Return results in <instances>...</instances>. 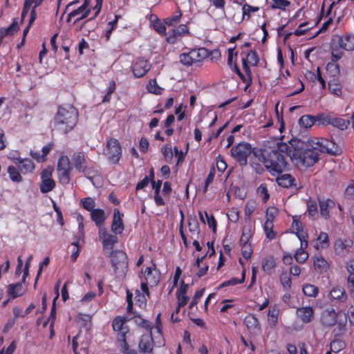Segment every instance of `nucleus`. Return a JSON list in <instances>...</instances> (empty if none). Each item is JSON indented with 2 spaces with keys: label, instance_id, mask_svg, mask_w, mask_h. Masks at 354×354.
Listing matches in <instances>:
<instances>
[{
  "label": "nucleus",
  "instance_id": "nucleus-19",
  "mask_svg": "<svg viewBox=\"0 0 354 354\" xmlns=\"http://www.w3.org/2000/svg\"><path fill=\"white\" fill-rule=\"evenodd\" d=\"M123 214H121L118 209L113 211V221L111 223V231L115 234L122 233L124 226L122 221Z\"/></svg>",
  "mask_w": 354,
  "mask_h": 354
},
{
  "label": "nucleus",
  "instance_id": "nucleus-6",
  "mask_svg": "<svg viewBox=\"0 0 354 354\" xmlns=\"http://www.w3.org/2000/svg\"><path fill=\"white\" fill-rule=\"evenodd\" d=\"M209 55V50L205 48H192L180 54L179 62L185 66H198Z\"/></svg>",
  "mask_w": 354,
  "mask_h": 354
},
{
  "label": "nucleus",
  "instance_id": "nucleus-56",
  "mask_svg": "<svg viewBox=\"0 0 354 354\" xmlns=\"http://www.w3.org/2000/svg\"><path fill=\"white\" fill-rule=\"evenodd\" d=\"M272 3L270 5V8L272 10L280 9L285 10L286 8L289 6L290 2L288 0H272Z\"/></svg>",
  "mask_w": 354,
  "mask_h": 354
},
{
  "label": "nucleus",
  "instance_id": "nucleus-13",
  "mask_svg": "<svg viewBox=\"0 0 354 354\" xmlns=\"http://www.w3.org/2000/svg\"><path fill=\"white\" fill-rule=\"evenodd\" d=\"M90 13V10H85L79 7L73 8L68 13L66 21L67 23H71L73 21V24L75 25L79 21L86 19Z\"/></svg>",
  "mask_w": 354,
  "mask_h": 354
},
{
  "label": "nucleus",
  "instance_id": "nucleus-51",
  "mask_svg": "<svg viewBox=\"0 0 354 354\" xmlns=\"http://www.w3.org/2000/svg\"><path fill=\"white\" fill-rule=\"evenodd\" d=\"M133 319L136 324H137L138 326L145 328L147 331H149L152 329L151 323L147 321V319H143L140 316H134L133 317Z\"/></svg>",
  "mask_w": 354,
  "mask_h": 354
},
{
  "label": "nucleus",
  "instance_id": "nucleus-9",
  "mask_svg": "<svg viewBox=\"0 0 354 354\" xmlns=\"http://www.w3.org/2000/svg\"><path fill=\"white\" fill-rule=\"evenodd\" d=\"M151 64L147 59L140 57L131 65V71L134 77L140 78L144 77L151 69Z\"/></svg>",
  "mask_w": 354,
  "mask_h": 354
},
{
  "label": "nucleus",
  "instance_id": "nucleus-43",
  "mask_svg": "<svg viewBox=\"0 0 354 354\" xmlns=\"http://www.w3.org/2000/svg\"><path fill=\"white\" fill-rule=\"evenodd\" d=\"M304 294L310 297H315L319 293L318 288L313 284L306 283L302 288Z\"/></svg>",
  "mask_w": 354,
  "mask_h": 354
},
{
  "label": "nucleus",
  "instance_id": "nucleus-55",
  "mask_svg": "<svg viewBox=\"0 0 354 354\" xmlns=\"http://www.w3.org/2000/svg\"><path fill=\"white\" fill-rule=\"evenodd\" d=\"M71 169L57 170L59 181L60 183L67 185L70 182V173Z\"/></svg>",
  "mask_w": 354,
  "mask_h": 354
},
{
  "label": "nucleus",
  "instance_id": "nucleus-42",
  "mask_svg": "<svg viewBox=\"0 0 354 354\" xmlns=\"http://www.w3.org/2000/svg\"><path fill=\"white\" fill-rule=\"evenodd\" d=\"M263 230L266 234V238L269 240H273L276 238L277 232L273 230L274 223L270 221H266L263 224Z\"/></svg>",
  "mask_w": 354,
  "mask_h": 354
},
{
  "label": "nucleus",
  "instance_id": "nucleus-32",
  "mask_svg": "<svg viewBox=\"0 0 354 354\" xmlns=\"http://www.w3.org/2000/svg\"><path fill=\"white\" fill-rule=\"evenodd\" d=\"M276 262L273 257H268L263 260L262 269L267 274H272L274 272Z\"/></svg>",
  "mask_w": 354,
  "mask_h": 354
},
{
  "label": "nucleus",
  "instance_id": "nucleus-52",
  "mask_svg": "<svg viewBox=\"0 0 354 354\" xmlns=\"http://www.w3.org/2000/svg\"><path fill=\"white\" fill-rule=\"evenodd\" d=\"M71 169L69 158L67 156H61L58 159L57 170Z\"/></svg>",
  "mask_w": 354,
  "mask_h": 354
},
{
  "label": "nucleus",
  "instance_id": "nucleus-45",
  "mask_svg": "<svg viewBox=\"0 0 354 354\" xmlns=\"http://www.w3.org/2000/svg\"><path fill=\"white\" fill-rule=\"evenodd\" d=\"M19 170V168L17 169L16 167L13 165L8 166V173L9 175V178L12 181L19 183L22 180V177Z\"/></svg>",
  "mask_w": 354,
  "mask_h": 354
},
{
  "label": "nucleus",
  "instance_id": "nucleus-44",
  "mask_svg": "<svg viewBox=\"0 0 354 354\" xmlns=\"http://www.w3.org/2000/svg\"><path fill=\"white\" fill-rule=\"evenodd\" d=\"M327 73L332 77H337L340 73L339 65L337 62L330 61L326 67Z\"/></svg>",
  "mask_w": 354,
  "mask_h": 354
},
{
  "label": "nucleus",
  "instance_id": "nucleus-49",
  "mask_svg": "<svg viewBox=\"0 0 354 354\" xmlns=\"http://www.w3.org/2000/svg\"><path fill=\"white\" fill-rule=\"evenodd\" d=\"M279 308L277 306H271L268 310V319L274 325L276 326L278 322Z\"/></svg>",
  "mask_w": 354,
  "mask_h": 354
},
{
  "label": "nucleus",
  "instance_id": "nucleus-16",
  "mask_svg": "<svg viewBox=\"0 0 354 354\" xmlns=\"http://www.w3.org/2000/svg\"><path fill=\"white\" fill-rule=\"evenodd\" d=\"M153 339L151 330L143 334L139 342V349L143 353H151L153 351Z\"/></svg>",
  "mask_w": 354,
  "mask_h": 354
},
{
  "label": "nucleus",
  "instance_id": "nucleus-63",
  "mask_svg": "<svg viewBox=\"0 0 354 354\" xmlns=\"http://www.w3.org/2000/svg\"><path fill=\"white\" fill-rule=\"evenodd\" d=\"M317 242L322 248H326L328 246V236L326 232H320L317 237Z\"/></svg>",
  "mask_w": 354,
  "mask_h": 354
},
{
  "label": "nucleus",
  "instance_id": "nucleus-20",
  "mask_svg": "<svg viewBox=\"0 0 354 354\" xmlns=\"http://www.w3.org/2000/svg\"><path fill=\"white\" fill-rule=\"evenodd\" d=\"M337 43L343 50L353 51L354 50V35L346 33L337 37Z\"/></svg>",
  "mask_w": 354,
  "mask_h": 354
},
{
  "label": "nucleus",
  "instance_id": "nucleus-47",
  "mask_svg": "<svg viewBox=\"0 0 354 354\" xmlns=\"http://www.w3.org/2000/svg\"><path fill=\"white\" fill-rule=\"evenodd\" d=\"M147 89L148 92L155 95H160L163 91V88L158 84L156 79H151L149 80L147 85Z\"/></svg>",
  "mask_w": 354,
  "mask_h": 354
},
{
  "label": "nucleus",
  "instance_id": "nucleus-27",
  "mask_svg": "<svg viewBox=\"0 0 354 354\" xmlns=\"http://www.w3.org/2000/svg\"><path fill=\"white\" fill-rule=\"evenodd\" d=\"M278 185L284 188L295 187L297 186L295 178L290 174H285L277 178Z\"/></svg>",
  "mask_w": 354,
  "mask_h": 354
},
{
  "label": "nucleus",
  "instance_id": "nucleus-58",
  "mask_svg": "<svg viewBox=\"0 0 354 354\" xmlns=\"http://www.w3.org/2000/svg\"><path fill=\"white\" fill-rule=\"evenodd\" d=\"M280 282L283 286V288L288 290L290 288L292 285V281L290 277L286 272H283L280 275Z\"/></svg>",
  "mask_w": 354,
  "mask_h": 354
},
{
  "label": "nucleus",
  "instance_id": "nucleus-18",
  "mask_svg": "<svg viewBox=\"0 0 354 354\" xmlns=\"http://www.w3.org/2000/svg\"><path fill=\"white\" fill-rule=\"evenodd\" d=\"M296 314L302 323L308 324L314 318V309L311 306L300 307L297 309Z\"/></svg>",
  "mask_w": 354,
  "mask_h": 354
},
{
  "label": "nucleus",
  "instance_id": "nucleus-8",
  "mask_svg": "<svg viewBox=\"0 0 354 354\" xmlns=\"http://www.w3.org/2000/svg\"><path fill=\"white\" fill-rule=\"evenodd\" d=\"M103 154L109 163L119 164L122 155V149L119 140L113 138L108 139L103 149Z\"/></svg>",
  "mask_w": 354,
  "mask_h": 354
},
{
  "label": "nucleus",
  "instance_id": "nucleus-64",
  "mask_svg": "<svg viewBox=\"0 0 354 354\" xmlns=\"http://www.w3.org/2000/svg\"><path fill=\"white\" fill-rule=\"evenodd\" d=\"M257 193L259 194V196H262V201L264 203L267 202L270 198V194H268L267 187L265 185H260L257 188Z\"/></svg>",
  "mask_w": 354,
  "mask_h": 354
},
{
  "label": "nucleus",
  "instance_id": "nucleus-7",
  "mask_svg": "<svg viewBox=\"0 0 354 354\" xmlns=\"http://www.w3.org/2000/svg\"><path fill=\"white\" fill-rule=\"evenodd\" d=\"M111 264L118 277H124L128 270V257L120 250H112L110 255Z\"/></svg>",
  "mask_w": 354,
  "mask_h": 354
},
{
  "label": "nucleus",
  "instance_id": "nucleus-21",
  "mask_svg": "<svg viewBox=\"0 0 354 354\" xmlns=\"http://www.w3.org/2000/svg\"><path fill=\"white\" fill-rule=\"evenodd\" d=\"M328 298L332 302L344 303L347 299V295L343 288L334 287L329 292Z\"/></svg>",
  "mask_w": 354,
  "mask_h": 354
},
{
  "label": "nucleus",
  "instance_id": "nucleus-11",
  "mask_svg": "<svg viewBox=\"0 0 354 354\" xmlns=\"http://www.w3.org/2000/svg\"><path fill=\"white\" fill-rule=\"evenodd\" d=\"M189 28L186 24H180L178 27H176L169 32L166 41L167 43L174 44L177 41L183 37L190 36Z\"/></svg>",
  "mask_w": 354,
  "mask_h": 354
},
{
  "label": "nucleus",
  "instance_id": "nucleus-40",
  "mask_svg": "<svg viewBox=\"0 0 354 354\" xmlns=\"http://www.w3.org/2000/svg\"><path fill=\"white\" fill-rule=\"evenodd\" d=\"M243 66V70L245 75H243V76L239 77V78L242 80L243 83L245 84V89L251 86L252 82V72L250 68V66H247L245 62Z\"/></svg>",
  "mask_w": 354,
  "mask_h": 354
},
{
  "label": "nucleus",
  "instance_id": "nucleus-41",
  "mask_svg": "<svg viewBox=\"0 0 354 354\" xmlns=\"http://www.w3.org/2000/svg\"><path fill=\"white\" fill-rule=\"evenodd\" d=\"M346 348V343L344 340L335 337L330 343V351L339 353Z\"/></svg>",
  "mask_w": 354,
  "mask_h": 354
},
{
  "label": "nucleus",
  "instance_id": "nucleus-31",
  "mask_svg": "<svg viewBox=\"0 0 354 354\" xmlns=\"http://www.w3.org/2000/svg\"><path fill=\"white\" fill-rule=\"evenodd\" d=\"M19 28L17 22L13 21L8 28H0V44L3 42V39L8 36H12L19 30Z\"/></svg>",
  "mask_w": 354,
  "mask_h": 354
},
{
  "label": "nucleus",
  "instance_id": "nucleus-5",
  "mask_svg": "<svg viewBox=\"0 0 354 354\" xmlns=\"http://www.w3.org/2000/svg\"><path fill=\"white\" fill-rule=\"evenodd\" d=\"M346 314H342V311L336 312L333 308L324 309L319 316V322L324 328H330L336 324L339 330H345L347 324Z\"/></svg>",
  "mask_w": 354,
  "mask_h": 354
},
{
  "label": "nucleus",
  "instance_id": "nucleus-14",
  "mask_svg": "<svg viewBox=\"0 0 354 354\" xmlns=\"http://www.w3.org/2000/svg\"><path fill=\"white\" fill-rule=\"evenodd\" d=\"M291 228L292 232L297 236L300 242H301V245H308V234L306 231L304 230L302 223L294 218Z\"/></svg>",
  "mask_w": 354,
  "mask_h": 354
},
{
  "label": "nucleus",
  "instance_id": "nucleus-3",
  "mask_svg": "<svg viewBox=\"0 0 354 354\" xmlns=\"http://www.w3.org/2000/svg\"><path fill=\"white\" fill-rule=\"evenodd\" d=\"M79 113L73 105H59L53 119L54 129L63 134L74 129L77 124Z\"/></svg>",
  "mask_w": 354,
  "mask_h": 354
},
{
  "label": "nucleus",
  "instance_id": "nucleus-4",
  "mask_svg": "<svg viewBox=\"0 0 354 354\" xmlns=\"http://www.w3.org/2000/svg\"><path fill=\"white\" fill-rule=\"evenodd\" d=\"M128 320L127 317L117 316L112 322V327L117 333V343L120 351L123 354H137L136 349L131 348L127 342V334L129 333V328L125 323Z\"/></svg>",
  "mask_w": 354,
  "mask_h": 354
},
{
  "label": "nucleus",
  "instance_id": "nucleus-48",
  "mask_svg": "<svg viewBox=\"0 0 354 354\" xmlns=\"http://www.w3.org/2000/svg\"><path fill=\"white\" fill-rule=\"evenodd\" d=\"M166 25L167 24H165V21L162 22L160 19L156 18V19L153 23V28L160 35L165 36L167 35Z\"/></svg>",
  "mask_w": 354,
  "mask_h": 354
},
{
  "label": "nucleus",
  "instance_id": "nucleus-34",
  "mask_svg": "<svg viewBox=\"0 0 354 354\" xmlns=\"http://www.w3.org/2000/svg\"><path fill=\"white\" fill-rule=\"evenodd\" d=\"M343 48L339 46V45L335 41H334L333 44L331 46L330 52H331V60L333 62H338L341 59L344 55Z\"/></svg>",
  "mask_w": 354,
  "mask_h": 354
},
{
  "label": "nucleus",
  "instance_id": "nucleus-29",
  "mask_svg": "<svg viewBox=\"0 0 354 354\" xmlns=\"http://www.w3.org/2000/svg\"><path fill=\"white\" fill-rule=\"evenodd\" d=\"M187 289L188 284L185 283L184 281H182L181 286L176 292V298L179 306H185L189 301V297L187 295Z\"/></svg>",
  "mask_w": 354,
  "mask_h": 354
},
{
  "label": "nucleus",
  "instance_id": "nucleus-22",
  "mask_svg": "<svg viewBox=\"0 0 354 354\" xmlns=\"http://www.w3.org/2000/svg\"><path fill=\"white\" fill-rule=\"evenodd\" d=\"M353 242L350 239H341L335 241L334 245L335 252L337 255H344L346 252L353 246Z\"/></svg>",
  "mask_w": 354,
  "mask_h": 354
},
{
  "label": "nucleus",
  "instance_id": "nucleus-36",
  "mask_svg": "<svg viewBox=\"0 0 354 354\" xmlns=\"http://www.w3.org/2000/svg\"><path fill=\"white\" fill-rule=\"evenodd\" d=\"M316 125L319 127H326L330 125L332 115L324 113H318L315 115Z\"/></svg>",
  "mask_w": 354,
  "mask_h": 354
},
{
  "label": "nucleus",
  "instance_id": "nucleus-1",
  "mask_svg": "<svg viewBox=\"0 0 354 354\" xmlns=\"http://www.w3.org/2000/svg\"><path fill=\"white\" fill-rule=\"evenodd\" d=\"M330 144L332 142L324 138H317L316 141L311 140L308 142L297 140L290 145L285 142L277 143V147L271 151L269 165L274 176L281 174L287 167V158L306 167L313 166L319 160L321 153H334L329 147Z\"/></svg>",
  "mask_w": 354,
  "mask_h": 354
},
{
  "label": "nucleus",
  "instance_id": "nucleus-28",
  "mask_svg": "<svg viewBox=\"0 0 354 354\" xmlns=\"http://www.w3.org/2000/svg\"><path fill=\"white\" fill-rule=\"evenodd\" d=\"M19 171L23 174L32 172L35 169L34 162L29 158H18L15 162Z\"/></svg>",
  "mask_w": 354,
  "mask_h": 354
},
{
  "label": "nucleus",
  "instance_id": "nucleus-12",
  "mask_svg": "<svg viewBox=\"0 0 354 354\" xmlns=\"http://www.w3.org/2000/svg\"><path fill=\"white\" fill-rule=\"evenodd\" d=\"M160 272L156 268V264L152 262V267H147L144 272L145 281L149 286H156L160 281Z\"/></svg>",
  "mask_w": 354,
  "mask_h": 354
},
{
  "label": "nucleus",
  "instance_id": "nucleus-15",
  "mask_svg": "<svg viewBox=\"0 0 354 354\" xmlns=\"http://www.w3.org/2000/svg\"><path fill=\"white\" fill-rule=\"evenodd\" d=\"M99 237L102 239L104 249H113L114 245L118 242L116 235L109 234L105 227L99 229Z\"/></svg>",
  "mask_w": 354,
  "mask_h": 354
},
{
  "label": "nucleus",
  "instance_id": "nucleus-30",
  "mask_svg": "<svg viewBox=\"0 0 354 354\" xmlns=\"http://www.w3.org/2000/svg\"><path fill=\"white\" fill-rule=\"evenodd\" d=\"M91 218L97 227L102 228L101 227L106 220L104 211L100 208L94 209L91 212Z\"/></svg>",
  "mask_w": 354,
  "mask_h": 354
},
{
  "label": "nucleus",
  "instance_id": "nucleus-23",
  "mask_svg": "<svg viewBox=\"0 0 354 354\" xmlns=\"http://www.w3.org/2000/svg\"><path fill=\"white\" fill-rule=\"evenodd\" d=\"M319 205L321 216L326 219H328L330 217L329 209L335 207V201L330 198L319 200Z\"/></svg>",
  "mask_w": 354,
  "mask_h": 354
},
{
  "label": "nucleus",
  "instance_id": "nucleus-24",
  "mask_svg": "<svg viewBox=\"0 0 354 354\" xmlns=\"http://www.w3.org/2000/svg\"><path fill=\"white\" fill-rule=\"evenodd\" d=\"M72 160L74 167L78 172L84 171L85 167L88 165L87 157L82 151L74 153L72 156Z\"/></svg>",
  "mask_w": 354,
  "mask_h": 354
},
{
  "label": "nucleus",
  "instance_id": "nucleus-25",
  "mask_svg": "<svg viewBox=\"0 0 354 354\" xmlns=\"http://www.w3.org/2000/svg\"><path fill=\"white\" fill-rule=\"evenodd\" d=\"M244 324L248 329L252 332H259L261 330V326L257 317L252 314H249L244 318Z\"/></svg>",
  "mask_w": 354,
  "mask_h": 354
},
{
  "label": "nucleus",
  "instance_id": "nucleus-46",
  "mask_svg": "<svg viewBox=\"0 0 354 354\" xmlns=\"http://www.w3.org/2000/svg\"><path fill=\"white\" fill-rule=\"evenodd\" d=\"M349 122L342 118L332 116L330 125L340 130L347 129Z\"/></svg>",
  "mask_w": 354,
  "mask_h": 354
},
{
  "label": "nucleus",
  "instance_id": "nucleus-2",
  "mask_svg": "<svg viewBox=\"0 0 354 354\" xmlns=\"http://www.w3.org/2000/svg\"><path fill=\"white\" fill-rule=\"evenodd\" d=\"M232 157L241 165L245 166L248 164V158L252 155V159L254 158L261 162H263L267 170L274 176L272 172L270 162L271 151L265 155V151L255 147H252L251 145L246 142H241L233 146L230 150Z\"/></svg>",
  "mask_w": 354,
  "mask_h": 354
},
{
  "label": "nucleus",
  "instance_id": "nucleus-57",
  "mask_svg": "<svg viewBox=\"0 0 354 354\" xmlns=\"http://www.w3.org/2000/svg\"><path fill=\"white\" fill-rule=\"evenodd\" d=\"M252 235L251 227H245L243 229L242 234L240 239V244H248L250 239Z\"/></svg>",
  "mask_w": 354,
  "mask_h": 354
},
{
  "label": "nucleus",
  "instance_id": "nucleus-53",
  "mask_svg": "<svg viewBox=\"0 0 354 354\" xmlns=\"http://www.w3.org/2000/svg\"><path fill=\"white\" fill-rule=\"evenodd\" d=\"M116 89V83L114 80H112L109 82V85L107 89L106 94L104 95L102 102L107 103L109 102L111 100L112 94L115 91Z\"/></svg>",
  "mask_w": 354,
  "mask_h": 354
},
{
  "label": "nucleus",
  "instance_id": "nucleus-50",
  "mask_svg": "<svg viewBox=\"0 0 354 354\" xmlns=\"http://www.w3.org/2000/svg\"><path fill=\"white\" fill-rule=\"evenodd\" d=\"M80 204L84 209H86L90 212H91L92 211L95 209V207L96 205L95 201H94V199H93L91 197H86V198H82L80 201Z\"/></svg>",
  "mask_w": 354,
  "mask_h": 354
},
{
  "label": "nucleus",
  "instance_id": "nucleus-61",
  "mask_svg": "<svg viewBox=\"0 0 354 354\" xmlns=\"http://www.w3.org/2000/svg\"><path fill=\"white\" fill-rule=\"evenodd\" d=\"M307 212L308 216L314 218L318 214L317 205L315 201H309L307 203Z\"/></svg>",
  "mask_w": 354,
  "mask_h": 354
},
{
  "label": "nucleus",
  "instance_id": "nucleus-54",
  "mask_svg": "<svg viewBox=\"0 0 354 354\" xmlns=\"http://www.w3.org/2000/svg\"><path fill=\"white\" fill-rule=\"evenodd\" d=\"M161 152L164 156L165 160L167 163H171L173 159V151L171 147L169 145H165L162 147Z\"/></svg>",
  "mask_w": 354,
  "mask_h": 354
},
{
  "label": "nucleus",
  "instance_id": "nucleus-60",
  "mask_svg": "<svg viewBox=\"0 0 354 354\" xmlns=\"http://www.w3.org/2000/svg\"><path fill=\"white\" fill-rule=\"evenodd\" d=\"M216 171L214 165L211 167L209 172L205 179V185L203 187V193H206L208 190V187L210 183H212L214 180L215 176Z\"/></svg>",
  "mask_w": 354,
  "mask_h": 354
},
{
  "label": "nucleus",
  "instance_id": "nucleus-17",
  "mask_svg": "<svg viewBox=\"0 0 354 354\" xmlns=\"http://www.w3.org/2000/svg\"><path fill=\"white\" fill-rule=\"evenodd\" d=\"M241 57L242 61V66L245 62L247 66L250 64L253 66H257L259 62V57L255 50H242L241 52Z\"/></svg>",
  "mask_w": 354,
  "mask_h": 354
},
{
  "label": "nucleus",
  "instance_id": "nucleus-39",
  "mask_svg": "<svg viewBox=\"0 0 354 354\" xmlns=\"http://www.w3.org/2000/svg\"><path fill=\"white\" fill-rule=\"evenodd\" d=\"M182 15V11L180 8H178L172 15L164 19L165 24L169 26H175L180 21Z\"/></svg>",
  "mask_w": 354,
  "mask_h": 354
},
{
  "label": "nucleus",
  "instance_id": "nucleus-37",
  "mask_svg": "<svg viewBox=\"0 0 354 354\" xmlns=\"http://www.w3.org/2000/svg\"><path fill=\"white\" fill-rule=\"evenodd\" d=\"M315 115H304L299 120V123L301 127L308 129L316 124Z\"/></svg>",
  "mask_w": 354,
  "mask_h": 354
},
{
  "label": "nucleus",
  "instance_id": "nucleus-33",
  "mask_svg": "<svg viewBox=\"0 0 354 354\" xmlns=\"http://www.w3.org/2000/svg\"><path fill=\"white\" fill-rule=\"evenodd\" d=\"M245 270H243L241 273V278L239 279L237 277H232L229 280H226L223 281L217 288V290L221 288L227 287V286H234L237 284L243 283L245 281Z\"/></svg>",
  "mask_w": 354,
  "mask_h": 354
},
{
  "label": "nucleus",
  "instance_id": "nucleus-35",
  "mask_svg": "<svg viewBox=\"0 0 354 354\" xmlns=\"http://www.w3.org/2000/svg\"><path fill=\"white\" fill-rule=\"evenodd\" d=\"M308 245H301V242H300V248L297 249L294 254V258L297 262L304 263L308 259V253L306 251Z\"/></svg>",
  "mask_w": 354,
  "mask_h": 354
},
{
  "label": "nucleus",
  "instance_id": "nucleus-62",
  "mask_svg": "<svg viewBox=\"0 0 354 354\" xmlns=\"http://www.w3.org/2000/svg\"><path fill=\"white\" fill-rule=\"evenodd\" d=\"M328 89L330 92L335 95L340 96L342 94V86L339 83L329 82Z\"/></svg>",
  "mask_w": 354,
  "mask_h": 354
},
{
  "label": "nucleus",
  "instance_id": "nucleus-38",
  "mask_svg": "<svg viewBox=\"0 0 354 354\" xmlns=\"http://www.w3.org/2000/svg\"><path fill=\"white\" fill-rule=\"evenodd\" d=\"M314 268L317 272L322 273L327 270L328 264L324 257H317L314 259Z\"/></svg>",
  "mask_w": 354,
  "mask_h": 354
},
{
  "label": "nucleus",
  "instance_id": "nucleus-26",
  "mask_svg": "<svg viewBox=\"0 0 354 354\" xmlns=\"http://www.w3.org/2000/svg\"><path fill=\"white\" fill-rule=\"evenodd\" d=\"M25 292L21 283L17 282L8 286L7 293L8 296L14 299L22 296Z\"/></svg>",
  "mask_w": 354,
  "mask_h": 354
},
{
  "label": "nucleus",
  "instance_id": "nucleus-10",
  "mask_svg": "<svg viewBox=\"0 0 354 354\" xmlns=\"http://www.w3.org/2000/svg\"><path fill=\"white\" fill-rule=\"evenodd\" d=\"M40 177L41 181L39 185V189L41 193H48L55 187L56 183L52 178L51 169H44L40 174Z\"/></svg>",
  "mask_w": 354,
  "mask_h": 354
},
{
  "label": "nucleus",
  "instance_id": "nucleus-59",
  "mask_svg": "<svg viewBox=\"0 0 354 354\" xmlns=\"http://www.w3.org/2000/svg\"><path fill=\"white\" fill-rule=\"evenodd\" d=\"M188 227L191 233L198 234L200 232L199 223L196 216L190 218L188 221Z\"/></svg>",
  "mask_w": 354,
  "mask_h": 354
}]
</instances>
